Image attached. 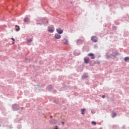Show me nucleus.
<instances>
[{
    "label": "nucleus",
    "mask_w": 129,
    "mask_h": 129,
    "mask_svg": "<svg viewBox=\"0 0 129 129\" xmlns=\"http://www.w3.org/2000/svg\"><path fill=\"white\" fill-rule=\"evenodd\" d=\"M91 40L94 43H96V42H97V38L96 36H92L91 37Z\"/></svg>",
    "instance_id": "obj_1"
},
{
    "label": "nucleus",
    "mask_w": 129,
    "mask_h": 129,
    "mask_svg": "<svg viewBox=\"0 0 129 129\" xmlns=\"http://www.w3.org/2000/svg\"><path fill=\"white\" fill-rule=\"evenodd\" d=\"M48 31L49 33H53L54 32V28L53 27H48Z\"/></svg>",
    "instance_id": "obj_2"
},
{
    "label": "nucleus",
    "mask_w": 129,
    "mask_h": 129,
    "mask_svg": "<svg viewBox=\"0 0 129 129\" xmlns=\"http://www.w3.org/2000/svg\"><path fill=\"white\" fill-rule=\"evenodd\" d=\"M83 42H84V41L83 40L79 39L77 40V43L78 45H80V44H82L83 43Z\"/></svg>",
    "instance_id": "obj_3"
},
{
    "label": "nucleus",
    "mask_w": 129,
    "mask_h": 129,
    "mask_svg": "<svg viewBox=\"0 0 129 129\" xmlns=\"http://www.w3.org/2000/svg\"><path fill=\"white\" fill-rule=\"evenodd\" d=\"M84 60L85 63H86V64H88V63H89V58L88 57L84 58Z\"/></svg>",
    "instance_id": "obj_4"
},
{
    "label": "nucleus",
    "mask_w": 129,
    "mask_h": 129,
    "mask_svg": "<svg viewBox=\"0 0 129 129\" xmlns=\"http://www.w3.org/2000/svg\"><path fill=\"white\" fill-rule=\"evenodd\" d=\"M54 38L55 39H61V35H60L59 34L56 33L54 35Z\"/></svg>",
    "instance_id": "obj_5"
},
{
    "label": "nucleus",
    "mask_w": 129,
    "mask_h": 129,
    "mask_svg": "<svg viewBox=\"0 0 129 129\" xmlns=\"http://www.w3.org/2000/svg\"><path fill=\"white\" fill-rule=\"evenodd\" d=\"M56 32H57L58 33V34H62V33H63V31L62 30H61V28H58L56 29Z\"/></svg>",
    "instance_id": "obj_6"
},
{
    "label": "nucleus",
    "mask_w": 129,
    "mask_h": 129,
    "mask_svg": "<svg viewBox=\"0 0 129 129\" xmlns=\"http://www.w3.org/2000/svg\"><path fill=\"white\" fill-rule=\"evenodd\" d=\"M24 22H25V23H29V22H30V19H29V18H25L24 19Z\"/></svg>",
    "instance_id": "obj_7"
},
{
    "label": "nucleus",
    "mask_w": 129,
    "mask_h": 129,
    "mask_svg": "<svg viewBox=\"0 0 129 129\" xmlns=\"http://www.w3.org/2000/svg\"><path fill=\"white\" fill-rule=\"evenodd\" d=\"M64 41H65V42H63L64 45H68L69 44L68 39L67 38H64Z\"/></svg>",
    "instance_id": "obj_8"
},
{
    "label": "nucleus",
    "mask_w": 129,
    "mask_h": 129,
    "mask_svg": "<svg viewBox=\"0 0 129 129\" xmlns=\"http://www.w3.org/2000/svg\"><path fill=\"white\" fill-rule=\"evenodd\" d=\"M85 110H86V109H85V108H82L81 109V113L82 114H84V112L85 111Z\"/></svg>",
    "instance_id": "obj_9"
},
{
    "label": "nucleus",
    "mask_w": 129,
    "mask_h": 129,
    "mask_svg": "<svg viewBox=\"0 0 129 129\" xmlns=\"http://www.w3.org/2000/svg\"><path fill=\"white\" fill-rule=\"evenodd\" d=\"M15 27L16 28H16V31L17 32H18V31H20V26H18V25H15Z\"/></svg>",
    "instance_id": "obj_10"
},
{
    "label": "nucleus",
    "mask_w": 129,
    "mask_h": 129,
    "mask_svg": "<svg viewBox=\"0 0 129 129\" xmlns=\"http://www.w3.org/2000/svg\"><path fill=\"white\" fill-rule=\"evenodd\" d=\"M124 61H128L129 60V56L128 57H125L124 58Z\"/></svg>",
    "instance_id": "obj_11"
},
{
    "label": "nucleus",
    "mask_w": 129,
    "mask_h": 129,
    "mask_svg": "<svg viewBox=\"0 0 129 129\" xmlns=\"http://www.w3.org/2000/svg\"><path fill=\"white\" fill-rule=\"evenodd\" d=\"M114 116H116V113L115 112H113L112 114V117H114Z\"/></svg>",
    "instance_id": "obj_12"
},
{
    "label": "nucleus",
    "mask_w": 129,
    "mask_h": 129,
    "mask_svg": "<svg viewBox=\"0 0 129 129\" xmlns=\"http://www.w3.org/2000/svg\"><path fill=\"white\" fill-rule=\"evenodd\" d=\"M88 56H91V57H92L93 56H94V54L93 53H89V54H88Z\"/></svg>",
    "instance_id": "obj_13"
},
{
    "label": "nucleus",
    "mask_w": 129,
    "mask_h": 129,
    "mask_svg": "<svg viewBox=\"0 0 129 129\" xmlns=\"http://www.w3.org/2000/svg\"><path fill=\"white\" fill-rule=\"evenodd\" d=\"M84 78H87V76L86 75H84V76H83V79Z\"/></svg>",
    "instance_id": "obj_14"
},
{
    "label": "nucleus",
    "mask_w": 129,
    "mask_h": 129,
    "mask_svg": "<svg viewBox=\"0 0 129 129\" xmlns=\"http://www.w3.org/2000/svg\"><path fill=\"white\" fill-rule=\"evenodd\" d=\"M32 41H33V39H29V40H27V42H28V43H30V42H32Z\"/></svg>",
    "instance_id": "obj_15"
},
{
    "label": "nucleus",
    "mask_w": 129,
    "mask_h": 129,
    "mask_svg": "<svg viewBox=\"0 0 129 129\" xmlns=\"http://www.w3.org/2000/svg\"><path fill=\"white\" fill-rule=\"evenodd\" d=\"M92 124H96V122H94V121H92Z\"/></svg>",
    "instance_id": "obj_16"
},
{
    "label": "nucleus",
    "mask_w": 129,
    "mask_h": 129,
    "mask_svg": "<svg viewBox=\"0 0 129 129\" xmlns=\"http://www.w3.org/2000/svg\"><path fill=\"white\" fill-rule=\"evenodd\" d=\"M53 121L54 123H57V120H56L55 119L53 120Z\"/></svg>",
    "instance_id": "obj_17"
},
{
    "label": "nucleus",
    "mask_w": 129,
    "mask_h": 129,
    "mask_svg": "<svg viewBox=\"0 0 129 129\" xmlns=\"http://www.w3.org/2000/svg\"><path fill=\"white\" fill-rule=\"evenodd\" d=\"M91 59H95V57L94 56H93L91 57Z\"/></svg>",
    "instance_id": "obj_18"
},
{
    "label": "nucleus",
    "mask_w": 129,
    "mask_h": 129,
    "mask_svg": "<svg viewBox=\"0 0 129 129\" xmlns=\"http://www.w3.org/2000/svg\"><path fill=\"white\" fill-rule=\"evenodd\" d=\"M11 39L13 40L14 42H15V39H14V38H12Z\"/></svg>",
    "instance_id": "obj_19"
},
{
    "label": "nucleus",
    "mask_w": 129,
    "mask_h": 129,
    "mask_svg": "<svg viewBox=\"0 0 129 129\" xmlns=\"http://www.w3.org/2000/svg\"><path fill=\"white\" fill-rule=\"evenodd\" d=\"M102 98H105V96L103 95V96H102Z\"/></svg>",
    "instance_id": "obj_20"
},
{
    "label": "nucleus",
    "mask_w": 129,
    "mask_h": 129,
    "mask_svg": "<svg viewBox=\"0 0 129 129\" xmlns=\"http://www.w3.org/2000/svg\"><path fill=\"white\" fill-rule=\"evenodd\" d=\"M54 129H58V126H55V128Z\"/></svg>",
    "instance_id": "obj_21"
},
{
    "label": "nucleus",
    "mask_w": 129,
    "mask_h": 129,
    "mask_svg": "<svg viewBox=\"0 0 129 129\" xmlns=\"http://www.w3.org/2000/svg\"><path fill=\"white\" fill-rule=\"evenodd\" d=\"M117 55V53H115V54H114V56H115Z\"/></svg>",
    "instance_id": "obj_22"
},
{
    "label": "nucleus",
    "mask_w": 129,
    "mask_h": 129,
    "mask_svg": "<svg viewBox=\"0 0 129 129\" xmlns=\"http://www.w3.org/2000/svg\"><path fill=\"white\" fill-rule=\"evenodd\" d=\"M13 44H15V41L12 43Z\"/></svg>",
    "instance_id": "obj_23"
},
{
    "label": "nucleus",
    "mask_w": 129,
    "mask_h": 129,
    "mask_svg": "<svg viewBox=\"0 0 129 129\" xmlns=\"http://www.w3.org/2000/svg\"><path fill=\"white\" fill-rule=\"evenodd\" d=\"M62 124H64V122H61Z\"/></svg>",
    "instance_id": "obj_24"
}]
</instances>
